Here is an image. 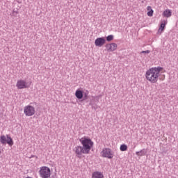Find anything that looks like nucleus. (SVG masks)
I'll list each match as a JSON object with an SVG mask.
<instances>
[{
  "mask_svg": "<svg viewBox=\"0 0 178 178\" xmlns=\"http://www.w3.org/2000/svg\"><path fill=\"white\" fill-rule=\"evenodd\" d=\"M79 141L82 146H76L74 149V152H75L77 158H81L83 154H90L91 149L94 147V142H92L90 138H81Z\"/></svg>",
  "mask_w": 178,
  "mask_h": 178,
  "instance_id": "obj_1",
  "label": "nucleus"
},
{
  "mask_svg": "<svg viewBox=\"0 0 178 178\" xmlns=\"http://www.w3.org/2000/svg\"><path fill=\"white\" fill-rule=\"evenodd\" d=\"M163 68L162 67H154L149 68L145 73V77L147 81L155 83L158 81L159 76H161V72Z\"/></svg>",
  "mask_w": 178,
  "mask_h": 178,
  "instance_id": "obj_2",
  "label": "nucleus"
},
{
  "mask_svg": "<svg viewBox=\"0 0 178 178\" xmlns=\"http://www.w3.org/2000/svg\"><path fill=\"white\" fill-rule=\"evenodd\" d=\"M39 175L41 178H49L51 177V169L47 166L41 167Z\"/></svg>",
  "mask_w": 178,
  "mask_h": 178,
  "instance_id": "obj_3",
  "label": "nucleus"
},
{
  "mask_svg": "<svg viewBox=\"0 0 178 178\" xmlns=\"http://www.w3.org/2000/svg\"><path fill=\"white\" fill-rule=\"evenodd\" d=\"M24 113L26 116H33L35 114V108L31 105L26 106L24 108Z\"/></svg>",
  "mask_w": 178,
  "mask_h": 178,
  "instance_id": "obj_4",
  "label": "nucleus"
},
{
  "mask_svg": "<svg viewBox=\"0 0 178 178\" xmlns=\"http://www.w3.org/2000/svg\"><path fill=\"white\" fill-rule=\"evenodd\" d=\"M0 142L1 143V144H8V145H10V147H12V145H13V140L12 139V138H10V136L7 135V138L5 136H1L0 137Z\"/></svg>",
  "mask_w": 178,
  "mask_h": 178,
  "instance_id": "obj_5",
  "label": "nucleus"
},
{
  "mask_svg": "<svg viewBox=\"0 0 178 178\" xmlns=\"http://www.w3.org/2000/svg\"><path fill=\"white\" fill-rule=\"evenodd\" d=\"M102 155L103 158H108V159H112V158H113V153H112V150L109 148L103 149Z\"/></svg>",
  "mask_w": 178,
  "mask_h": 178,
  "instance_id": "obj_6",
  "label": "nucleus"
},
{
  "mask_svg": "<svg viewBox=\"0 0 178 178\" xmlns=\"http://www.w3.org/2000/svg\"><path fill=\"white\" fill-rule=\"evenodd\" d=\"M16 87L18 90L27 88V82H26L24 80H19L17 81Z\"/></svg>",
  "mask_w": 178,
  "mask_h": 178,
  "instance_id": "obj_7",
  "label": "nucleus"
},
{
  "mask_svg": "<svg viewBox=\"0 0 178 178\" xmlns=\"http://www.w3.org/2000/svg\"><path fill=\"white\" fill-rule=\"evenodd\" d=\"M106 42V40L104 38H97L95 41V47H103L104 44Z\"/></svg>",
  "mask_w": 178,
  "mask_h": 178,
  "instance_id": "obj_8",
  "label": "nucleus"
},
{
  "mask_svg": "<svg viewBox=\"0 0 178 178\" xmlns=\"http://www.w3.org/2000/svg\"><path fill=\"white\" fill-rule=\"evenodd\" d=\"M106 48L108 52H113V51H116L118 49V44L116 43H110L106 44Z\"/></svg>",
  "mask_w": 178,
  "mask_h": 178,
  "instance_id": "obj_9",
  "label": "nucleus"
},
{
  "mask_svg": "<svg viewBox=\"0 0 178 178\" xmlns=\"http://www.w3.org/2000/svg\"><path fill=\"white\" fill-rule=\"evenodd\" d=\"M92 178H104V174L99 171H95L92 174Z\"/></svg>",
  "mask_w": 178,
  "mask_h": 178,
  "instance_id": "obj_10",
  "label": "nucleus"
},
{
  "mask_svg": "<svg viewBox=\"0 0 178 178\" xmlns=\"http://www.w3.org/2000/svg\"><path fill=\"white\" fill-rule=\"evenodd\" d=\"M163 16L165 17H170V16H172V10L170 9L164 10L163 13Z\"/></svg>",
  "mask_w": 178,
  "mask_h": 178,
  "instance_id": "obj_11",
  "label": "nucleus"
},
{
  "mask_svg": "<svg viewBox=\"0 0 178 178\" xmlns=\"http://www.w3.org/2000/svg\"><path fill=\"white\" fill-rule=\"evenodd\" d=\"M75 96L78 99H81L83 97V91L77 90L75 92Z\"/></svg>",
  "mask_w": 178,
  "mask_h": 178,
  "instance_id": "obj_12",
  "label": "nucleus"
},
{
  "mask_svg": "<svg viewBox=\"0 0 178 178\" xmlns=\"http://www.w3.org/2000/svg\"><path fill=\"white\" fill-rule=\"evenodd\" d=\"M147 10H149L147 12V16H149L150 17H152L154 15V10H152V8H151V6H147Z\"/></svg>",
  "mask_w": 178,
  "mask_h": 178,
  "instance_id": "obj_13",
  "label": "nucleus"
},
{
  "mask_svg": "<svg viewBox=\"0 0 178 178\" xmlns=\"http://www.w3.org/2000/svg\"><path fill=\"white\" fill-rule=\"evenodd\" d=\"M136 154L138 155V156H143L145 155V149H143L140 150V152H136Z\"/></svg>",
  "mask_w": 178,
  "mask_h": 178,
  "instance_id": "obj_14",
  "label": "nucleus"
},
{
  "mask_svg": "<svg viewBox=\"0 0 178 178\" xmlns=\"http://www.w3.org/2000/svg\"><path fill=\"white\" fill-rule=\"evenodd\" d=\"M120 151H127V145L123 144V145H120Z\"/></svg>",
  "mask_w": 178,
  "mask_h": 178,
  "instance_id": "obj_15",
  "label": "nucleus"
},
{
  "mask_svg": "<svg viewBox=\"0 0 178 178\" xmlns=\"http://www.w3.org/2000/svg\"><path fill=\"white\" fill-rule=\"evenodd\" d=\"M88 94H90V92H88V90H86V92H83V99H88Z\"/></svg>",
  "mask_w": 178,
  "mask_h": 178,
  "instance_id": "obj_16",
  "label": "nucleus"
},
{
  "mask_svg": "<svg viewBox=\"0 0 178 178\" xmlns=\"http://www.w3.org/2000/svg\"><path fill=\"white\" fill-rule=\"evenodd\" d=\"M113 40V35H110L106 37V41L111 42Z\"/></svg>",
  "mask_w": 178,
  "mask_h": 178,
  "instance_id": "obj_17",
  "label": "nucleus"
},
{
  "mask_svg": "<svg viewBox=\"0 0 178 178\" xmlns=\"http://www.w3.org/2000/svg\"><path fill=\"white\" fill-rule=\"evenodd\" d=\"M165 27H166V24H164V23L161 24L160 29L161 30H163V29H165Z\"/></svg>",
  "mask_w": 178,
  "mask_h": 178,
  "instance_id": "obj_18",
  "label": "nucleus"
},
{
  "mask_svg": "<svg viewBox=\"0 0 178 178\" xmlns=\"http://www.w3.org/2000/svg\"><path fill=\"white\" fill-rule=\"evenodd\" d=\"M151 52L149 50H145V51H142L141 54H149Z\"/></svg>",
  "mask_w": 178,
  "mask_h": 178,
  "instance_id": "obj_19",
  "label": "nucleus"
},
{
  "mask_svg": "<svg viewBox=\"0 0 178 178\" xmlns=\"http://www.w3.org/2000/svg\"><path fill=\"white\" fill-rule=\"evenodd\" d=\"M13 13H18L17 11H13Z\"/></svg>",
  "mask_w": 178,
  "mask_h": 178,
  "instance_id": "obj_20",
  "label": "nucleus"
}]
</instances>
